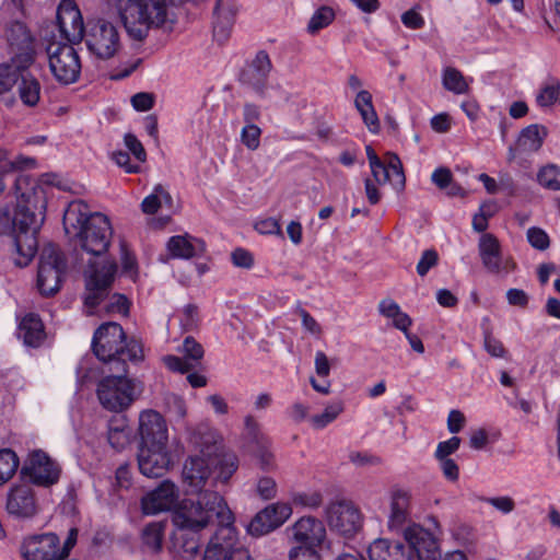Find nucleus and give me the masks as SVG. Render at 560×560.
<instances>
[{
    "mask_svg": "<svg viewBox=\"0 0 560 560\" xmlns=\"http://www.w3.org/2000/svg\"><path fill=\"white\" fill-rule=\"evenodd\" d=\"M234 520L224 498L215 491H207L198 500H183L173 513V523L178 529L198 533L209 525H217L203 560H229L237 537Z\"/></svg>",
    "mask_w": 560,
    "mask_h": 560,
    "instance_id": "obj_1",
    "label": "nucleus"
},
{
    "mask_svg": "<svg viewBox=\"0 0 560 560\" xmlns=\"http://www.w3.org/2000/svg\"><path fill=\"white\" fill-rule=\"evenodd\" d=\"M62 222L66 234L85 253L102 256L107 252L113 235L110 222L100 212H90L83 200H73L68 205Z\"/></svg>",
    "mask_w": 560,
    "mask_h": 560,
    "instance_id": "obj_2",
    "label": "nucleus"
},
{
    "mask_svg": "<svg viewBox=\"0 0 560 560\" xmlns=\"http://www.w3.org/2000/svg\"><path fill=\"white\" fill-rule=\"evenodd\" d=\"M94 354L109 364L110 372L128 373L127 362H138L143 359L141 345L128 340L120 324L108 322L102 324L92 339Z\"/></svg>",
    "mask_w": 560,
    "mask_h": 560,
    "instance_id": "obj_3",
    "label": "nucleus"
},
{
    "mask_svg": "<svg viewBox=\"0 0 560 560\" xmlns=\"http://www.w3.org/2000/svg\"><path fill=\"white\" fill-rule=\"evenodd\" d=\"M237 467L238 459L234 454H225L214 459L190 456L184 464L182 475L190 491L198 493V500L202 493L214 491L219 485H226Z\"/></svg>",
    "mask_w": 560,
    "mask_h": 560,
    "instance_id": "obj_4",
    "label": "nucleus"
},
{
    "mask_svg": "<svg viewBox=\"0 0 560 560\" xmlns=\"http://www.w3.org/2000/svg\"><path fill=\"white\" fill-rule=\"evenodd\" d=\"M44 209L43 200L23 199V202L18 201L16 203L12 217V226L14 247L19 255L14 261L19 267L27 266L37 252L38 242L36 235L44 221Z\"/></svg>",
    "mask_w": 560,
    "mask_h": 560,
    "instance_id": "obj_5",
    "label": "nucleus"
},
{
    "mask_svg": "<svg viewBox=\"0 0 560 560\" xmlns=\"http://www.w3.org/2000/svg\"><path fill=\"white\" fill-rule=\"evenodd\" d=\"M428 528L412 523L404 529L406 546L411 550V560H441L442 552L439 536L442 535V526L434 515L427 517Z\"/></svg>",
    "mask_w": 560,
    "mask_h": 560,
    "instance_id": "obj_6",
    "label": "nucleus"
},
{
    "mask_svg": "<svg viewBox=\"0 0 560 560\" xmlns=\"http://www.w3.org/2000/svg\"><path fill=\"white\" fill-rule=\"evenodd\" d=\"M49 70L57 82L69 85L78 81L81 73V61L72 45L57 40L52 34L45 45Z\"/></svg>",
    "mask_w": 560,
    "mask_h": 560,
    "instance_id": "obj_7",
    "label": "nucleus"
},
{
    "mask_svg": "<svg viewBox=\"0 0 560 560\" xmlns=\"http://www.w3.org/2000/svg\"><path fill=\"white\" fill-rule=\"evenodd\" d=\"M67 271V259L61 249L52 244H46L39 256L37 287L45 296L56 294Z\"/></svg>",
    "mask_w": 560,
    "mask_h": 560,
    "instance_id": "obj_8",
    "label": "nucleus"
},
{
    "mask_svg": "<svg viewBox=\"0 0 560 560\" xmlns=\"http://www.w3.org/2000/svg\"><path fill=\"white\" fill-rule=\"evenodd\" d=\"M84 42L91 55L101 60L115 57L121 47L118 27L104 19L88 23Z\"/></svg>",
    "mask_w": 560,
    "mask_h": 560,
    "instance_id": "obj_9",
    "label": "nucleus"
},
{
    "mask_svg": "<svg viewBox=\"0 0 560 560\" xmlns=\"http://www.w3.org/2000/svg\"><path fill=\"white\" fill-rule=\"evenodd\" d=\"M103 377L97 385V398L101 405L114 412L125 410L135 399V384L127 373H117Z\"/></svg>",
    "mask_w": 560,
    "mask_h": 560,
    "instance_id": "obj_10",
    "label": "nucleus"
},
{
    "mask_svg": "<svg viewBox=\"0 0 560 560\" xmlns=\"http://www.w3.org/2000/svg\"><path fill=\"white\" fill-rule=\"evenodd\" d=\"M117 272V265L114 260H106L100 265L91 264L85 272L84 306L89 314L108 298L112 283Z\"/></svg>",
    "mask_w": 560,
    "mask_h": 560,
    "instance_id": "obj_11",
    "label": "nucleus"
},
{
    "mask_svg": "<svg viewBox=\"0 0 560 560\" xmlns=\"http://www.w3.org/2000/svg\"><path fill=\"white\" fill-rule=\"evenodd\" d=\"M21 476L37 487L49 488L59 481L61 467L46 452L35 450L25 459Z\"/></svg>",
    "mask_w": 560,
    "mask_h": 560,
    "instance_id": "obj_12",
    "label": "nucleus"
},
{
    "mask_svg": "<svg viewBox=\"0 0 560 560\" xmlns=\"http://www.w3.org/2000/svg\"><path fill=\"white\" fill-rule=\"evenodd\" d=\"M325 515L330 529L345 537H352L362 528L363 516L350 500L330 501L325 509Z\"/></svg>",
    "mask_w": 560,
    "mask_h": 560,
    "instance_id": "obj_13",
    "label": "nucleus"
},
{
    "mask_svg": "<svg viewBox=\"0 0 560 560\" xmlns=\"http://www.w3.org/2000/svg\"><path fill=\"white\" fill-rule=\"evenodd\" d=\"M5 37L13 54L12 61L22 69H28L38 54V45L31 31L23 22L13 21L7 26Z\"/></svg>",
    "mask_w": 560,
    "mask_h": 560,
    "instance_id": "obj_14",
    "label": "nucleus"
},
{
    "mask_svg": "<svg viewBox=\"0 0 560 560\" xmlns=\"http://www.w3.org/2000/svg\"><path fill=\"white\" fill-rule=\"evenodd\" d=\"M478 253L483 268L489 273L506 276L516 267L512 257L503 256L498 237L491 233H483L480 236Z\"/></svg>",
    "mask_w": 560,
    "mask_h": 560,
    "instance_id": "obj_15",
    "label": "nucleus"
},
{
    "mask_svg": "<svg viewBox=\"0 0 560 560\" xmlns=\"http://www.w3.org/2000/svg\"><path fill=\"white\" fill-rule=\"evenodd\" d=\"M56 19L59 37L62 43L73 45L84 39L86 27L74 1H61L57 9Z\"/></svg>",
    "mask_w": 560,
    "mask_h": 560,
    "instance_id": "obj_16",
    "label": "nucleus"
},
{
    "mask_svg": "<svg viewBox=\"0 0 560 560\" xmlns=\"http://www.w3.org/2000/svg\"><path fill=\"white\" fill-rule=\"evenodd\" d=\"M291 515L292 508L289 503H271L254 516L247 530L256 537L267 535L282 526Z\"/></svg>",
    "mask_w": 560,
    "mask_h": 560,
    "instance_id": "obj_17",
    "label": "nucleus"
},
{
    "mask_svg": "<svg viewBox=\"0 0 560 560\" xmlns=\"http://www.w3.org/2000/svg\"><path fill=\"white\" fill-rule=\"evenodd\" d=\"M179 498L177 486L163 480L155 489L144 494L141 499V510L145 515H155L176 506Z\"/></svg>",
    "mask_w": 560,
    "mask_h": 560,
    "instance_id": "obj_18",
    "label": "nucleus"
},
{
    "mask_svg": "<svg viewBox=\"0 0 560 560\" xmlns=\"http://www.w3.org/2000/svg\"><path fill=\"white\" fill-rule=\"evenodd\" d=\"M171 465L167 445H139L138 467L143 476L149 478L162 477Z\"/></svg>",
    "mask_w": 560,
    "mask_h": 560,
    "instance_id": "obj_19",
    "label": "nucleus"
},
{
    "mask_svg": "<svg viewBox=\"0 0 560 560\" xmlns=\"http://www.w3.org/2000/svg\"><path fill=\"white\" fill-rule=\"evenodd\" d=\"M59 537L54 533L32 536L25 539L20 552L24 560H60Z\"/></svg>",
    "mask_w": 560,
    "mask_h": 560,
    "instance_id": "obj_20",
    "label": "nucleus"
},
{
    "mask_svg": "<svg viewBox=\"0 0 560 560\" xmlns=\"http://www.w3.org/2000/svg\"><path fill=\"white\" fill-rule=\"evenodd\" d=\"M289 538L299 546L318 548L326 538V528L322 521L313 516H302L287 528Z\"/></svg>",
    "mask_w": 560,
    "mask_h": 560,
    "instance_id": "obj_21",
    "label": "nucleus"
},
{
    "mask_svg": "<svg viewBox=\"0 0 560 560\" xmlns=\"http://www.w3.org/2000/svg\"><path fill=\"white\" fill-rule=\"evenodd\" d=\"M7 511L16 518H32L37 514L38 506L35 492L28 485L13 486L7 495Z\"/></svg>",
    "mask_w": 560,
    "mask_h": 560,
    "instance_id": "obj_22",
    "label": "nucleus"
},
{
    "mask_svg": "<svg viewBox=\"0 0 560 560\" xmlns=\"http://www.w3.org/2000/svg\"><path fill=\"white\" fill-rule=\"evenodd\" d=\"M271 69L269 55L265 50H259L247 68L242 71L240 81L262 96Z\"/></svg>",
    "mask_w": 560,
    "mask_h": 560,
    "instance_id": "obj_23",
    "label": "nucleus"
},
{
    "mask_svg": "<svg viewBox=\"0 0 560 560\" xmlns=\"http://www.w3.org/2000/svg\"><path fill=\"white\" fill-rule=\"evenodd\" d=\"M140 445H167V427L164 418L154 410H145L139 417Z\"/></svg>",
    "mask_w": 560,
    "mask_h": 560,
    "instance_id": "obj_24",
    "label": "nucleus"
},
{
    "mask_svg": "<svg viewBox=\"0 0 560 560\" xmlns=\"http://www.w3.org/2000/svg\"><path fill=\"white\" fill-rule=\"evenodd\" d=\"M411 505V493L405 489H395L390 493L387 525L390 530L402 532L406 528Z\"/></svg>",
    "mask_w": 560,
    "mask_h": 560,
    "instance_id": "obj_25",
    "label": "nucleus"
},
{
    "mask_svg": "<svg viewBox=\"0 0 560 560\" xmlns=\"http://www.w3.org/2000/svg\"><path fill=\"white\" fill-rule=\"evenodd\" d=\"M183 352L185 358L172 354L163 358V362L168 370L182 374L188 373L195 368V363H198L202 359L205 353L202 346L191 336L184 339Z\"/></svg>",
    "mask_w": 560,
    "mask_h": 560,
    "instance_id": "obj_26",
    "label": "nucleus"
},
{
    "mask_svg": "<svg viewBox=\"0 0 560 560\" xmlns=\"http://www.w3.org/2000/svg\"><path fill=\"white\" fill-rule=\"evenodd\" d=\"M370 167L374 180L378 185L389 183L397 191L404 189L406 177L400 159L396 154H390L386 164L381 161L376 164L370 165Z\"/></svg>",
    "mask_w": 560,
    "mask_h": 560,
    "instance_id": "obj_27",
    "label": "nucleus"
},
{
    "mask_svg": "<svg viewBox=\"0 0 560 560\" xmlns=\"http://www.w3.org/2000/svg\"><path fill=\"white\" fill-rule=\"evenodd\" d=\"M368 555L370 560H411V550L405 542L386 538L375 539Z\"/></svg>",
    "mask_w": 560,
    "mask_h": 560,
    "instance_id": "obj_28",
    "label": "nucleus"
},
{
    "mask_svg": "<svg viewBox=\"0 0 560 560\" xmlns=\"http://www.w3.org/2000/svg\"><path fill=\"white\" fill-rule=\"evenodd\" d=\"M166 247L172 258L180 259L200 257L206 250V244L202 240L188 234L170 237Z\"/></svg>",
    "mask_w": 560,
    "mask_h": 560,
    "instance_id": "obj_29",
    "label": "nucleus"
},
{
    "mask_svg": "<svg viewBox=\"0 0 560 560\" xmlns=\"http://www.w3.org/2000/svg\"><path fill=\"white\" fill-rule=\"evenodd\" d=\"M236 10L233 4L217 0L213 10V36L220 44L224 43L232 31L235 21Z\"/></svg>",
    "mask_w": 560,
    "mask_h": 560,
    "instance_id": "obj_30",
    "label": "nucleus"
},
{
    "mask_svg": "<svg viewBox=\"0 0 560 560\" xmlns=\"http://www.w3.org/2000/svg\"><path fill=\"white\" fill-rule=\"evenodd\" d=\"M18 338L27 347L38 348L46 338L45 327L38 315L26 314L18 327Z\"/></svg>",
    "mask_w": 560,
    "mask_h": 560,
    "instance_id": "obj_31",
    "label": "nucleus"
},
{
    "mask_svg": "<svg viewBox=\"0 0 560 560\" xmlns=\"http://www.w3.org/2000/svg\"><path fill=\"white\" fill-rule=\"evenodd\" d=\"M548 129L539 124H532L523 128L517 137V150L520 153L530 154L540 150Z\"/></svg>",
    "mask_w": 560,
    "mask_h": 560,
    "instance_id": "obj_32",
    "label": "nucleus"
},
{
    "mask_svg": "<svg viewBox=\"0 0 560 560\" xmlns=\"http://www.w3.org/2000/svg\"><path fill=\"white\" fill-rule=\"evenodd\" d=\"M131 433L126 417L117 416L108 421L107 440L116 451L124 450L130 443Z\"/></svg>",
    "mask_w": 560,
    "mask_h": 560,
    "instance_id": "obj_33",
    "label": "nucleus"
},
{
    "mask_svg": "<svg viewBox=\"0 0 560 560\" xmlns=\"http://www.w3.org/2000/svg\"><path fill=\"white\" fill-rule=\"evenodd\" d=\"M16 88L19 97L23 105L27 107H35L38 104L40 100L42 84L31 72L25 70L22 73Z\"/></svg>",
    "mask_w": 560,
    "mask_h": 560,
    "instance_id": "obj_34",
    "label": "nucleus"
},
{
    "mask_svg": "<svg viewBox=\"0 0 560 560\" xmlns=\"http://www.w3.org/2000/svg\"><path fill=\"white\" fill-rule=\"evenodd\" d=\"M165 525L162 522H151L141 532L142 549L156 553L162 549Z\"/></svg>",
    "mask_w": 560,
    "mask_h": 560,
    "instance_id": "obj_35",
    "label": "nucleus"
},
{
    "mask_svg": "<svg viewBox=\"0 0 560 560\" xmlns=\"http://www.w3.org/2000/svg\"><path fill=\"white\" fill-rule=\"evenodd\" d=\"M14 191L18 201L23 199L42 200L37 191V184L28 175L19 174L14 178Z\"/></svg>",
    "mask_w": 560,
    "mask_h": 560,
    "instance_id": "obj_36",
    "label": "nucleus"
},
{
    "mask_svg": "<svg viewBox=\"0 0 560 560\" xmlns=\"http://www.w3.org/2000/svg\"><path fill=\"white\" fill-rule=\"evenodd\" d=\"M481 329L485 350L493 358H504L506 350L502 342L493 337L489 317H483L481 319Z\"/></svg>",
    "mask_w": 560,
    "mask_h": 560,
    "instance_id": "obj_37",
    "label": "nucleus"
},
{
    "mask_svg": "<svg viewBox=\"0 0 560 560\" xmlns=\"http://www.w3.org/2000/svg\"><path fill=\"white\" fill-rule=\"evenodd\" d=\"M442 83L445 90L455 94H464L468 91V84L459 70L453 67H446L443 70Z\"/></svg>",
    "mask_w": 560,
    "mask_h": 560,
    "instance_id": "obj_38",
    "label": "nucleus"
},
{
    "mask_svg": "<svg viewBox=\"0 0 560 560\" xmlns=\"http://www.w3.org/2000/svg\"><path fill=\"white\" fill-rule=\"evenodd\" d=\"M537 182L545 189L551 191L560 190V166L547 164L537 172Z\"/></svg>",
    "mask_w": 560,
    "mask_h": 560,
    "instance_id": "obj_39",
    "label": "nucleus"
},
{
    "mask_svg": "<svg viewBox=\"0 0 560 560\" xmlns=\"http://www.w3.org/2000/svg\"><path fill=\"white\" fill-rule=\"evenodd\" d=\"M26 69H22L18 63H2L0 65V94H3L18 84L22 73Z\"/></svg>",
    "mask_w": 560,
    "mask_h": 560,
    "instance_id": "obj_40",
    "label": "nucleus"
},
{
    "mask_svg": "<svg viewBox=\"0 0 560 560\" xmlns=\"http://www.w3.org/2000/svg\"><path fill=\"white\" fill-rule=\"evenodd\" d=\"M19 464V457L12 450H0V486L4 485L13 477Z\"/></svg>",
    "mask_w": 560,
    "mask_h": 560,
    "instance_id": "obj_41",
    "label": "nucleus"
},
{
    "mask_svg": "<svg viewBox=\"0 0 560 560\" xmlns=\"http://www.w3.org/2000/svg\"><path fill=\"white\" fill-rule=\"evenodd\" d=\"M162 202L170 205L172 197L161 185H158L154 187L153 192L142 200L141 209L147 214H154L160 209Z\"/></svg>",
    "mask_w": 560,
    "mask_h": 560,
    "instance_id": "obj_42",
    "label": "nucleus"
},
{
    "mask_svg": "<svg viewBox=\"0 0 560 560\" xmlns=\"http://www.w3.org/2000/svg\"><path fill=\"white\" fill-rule=\"evenodd\" d=\"M166 413L172 421L183 422L187 415V406L183 397L176 394H166L164 396Z\"/></svg>",
    "mask_w": 560,
    "mask_h": 560,
    "instance_id": "obj_43",
    "label": "nucleus"
},
{
    "mask_svg": "<svg viewBox=\"0 0 560 560\" xmlns=\"http://www.w3.org/2000/svg\"><path fill=\"white\" fill-rule=\"evenodd\" d=\"M343 405L341 401H335L324 409L322 413L312 417L311 422L315 429H324L342 412Z\"/></svg>",
    "mask_w": 560,
    "mask_h": 560,
    "instance_id": "obj_44",
    "label": "nucleus"
},
{
    "mask_svg": "<svg viewBox=\"0 0 560 560\" xmlns=\"http://www.w3.org/2000/svg\"><path fill=\"white\" fill-rule=\"evenodd\" d=\"M291 500L296 506L314 510L323 504V494L317 490L299 491L292 493Z\"/></svg>",
    "mask_w": 560,
    "mask_h": 560,
    "instance_id": "obj_45",
    "label": "nucleus"
},
{
    "mask_svg": "<svg viewBox=\"0 0 560 560\" xmlns=\"http://www.w3.org/2000/svg\"><path fill=\"white\" fill-rule=\"evenodd\" d=\"M335 18V13L331 8L329 7H320L315 11L313 16L311 18L307 30L310 33L315 34L319 30L328 26Z\"/></svg>",
    "mask_w": 560,
    "mask_h": 560,
    "instance_id": "obj_46",
    "label": "nucleus"
},
{
    "mask_svg": "<svg viewBox=\"0 0 560 560\" xmlns=\"http://www.w3.org/2000/svg\"><path fill=\"white\" fill-rule=\"evenodd\" d=\"M270 442L262 443L253 447L254 455L257 459L258 466L265 471H271L276 468L273 454L269 451Z\"/></svg>",
    "mask_w": 560,
    "mask_h": 560,
    "instance_id": "obj_47",
    "label": "nucleus"
},
{
    "mask_svg": "<svg viewBox=\"0 0 560 560\" xmlns=\"http://www.w3.org/2000/svg\"><path fill=\"white\" fill-rule=\"evenodd\" d=\"M245 435L253 447L262 445L269 440L260 432L259 424L253 416H246L244 420Z\"/></svg>",
    "mask_w": 560,
    "mask_h": 560,
    "instance_id": "obj_48",
    "label": "nucleus"
},
{
    "mask_svg": "<svg viewBox=\"0 0 560 560\" xmlns=\"http://www.w3.org/2000/svg\"><path fill=\"white\" fill-rule=\"evenodd\" d=\"M108 302L105 304L104 310L107 314L128 315L129 301L124 294L114 293L108 295Z\"/></svg>",
    "mask_w": 560,
    "mask_h": 560,
    "instance_id": "obj_49",
    "label": "nucleus"
},
{
    "mask_svg": "<svg viewBox=\"0 0 560 560\" xmlns=\"http://www.w3.org/2000/svg\"><path fill=\"white\" fill-rule=\"evenodd\" d=\"M528 243L538 250H546L550 246V238L545 230L529 228L526 233Z\"/></svg>",
    "mask_w": 560,
    "mask_h": 560,
    "instance_id": "obj_50",
    "label": "nucleus"
},
{
    "mask_svg": "<svg viewBox=\"0 0 560 560\" xmlns=\"http://www.w3.org/2000/svg\"><path fill=\"white\" fill-rule=\"evenodd\" d=\"M560 93V83L555 81L553 83L546 85L541 89L540 93L537 95V104L541 107H547L552 105Z\"/></svg>",
    "mask_w": 560,
    "mask_h": 560,
    "instance_id": "obj_51",
    "label": "nucleus"
},
{
    "mask_svg": "<svg viewBox=\"0 0 560 560\" xmlns=\"http://www.w3.org/2000/svg\"><path fill=\"white\" fill-rule=\"evenodd\" d=\"M256 492L262 500H271L277 497V482L271 477H260L256 485Z\"/></svg>",
    "mask_w": 560,
    "mask_h": 560,
    "instance_id": "obj_52",
    "label": "nucleus"
},
{
    "mask_svg": "<svg viewBox=\"0 0 560 560\" xmlns=\"http://www.w3.org/2000/svg\"><path fill=\"white\" fill-rule=\"evenodd\" d=\"M261 130L254 124H247L243 127L241 138L242 142L249 149L256 150L259 147Z\"/></svg>",
    "mask_w": 560,
    "mask_h": 560,
    "instance_id": "obj_53",
    "label": "nucleus"
},
{
    "mask_svg": "<svg viewBox=\"0 0 560 560\" xmlns=\"http://www.w3.org/2000/svg\"><path fill=\"white\" fill-rule=\"evenodd\" d=\"M439 262V255H438V252L435 249H425L418 264H417V273L420 276V277H424L431 268H433L434 266H436Z\"/></svg>",
    "mask_w": 560,
    "mask_h": 560,
    "instance_id": "obj_54",
    "label": "nucleus"
},
{
    "mask_svg": "<svg viewBox=\"0 0 560 560\" xmlns=\"http://www.w3.org/2000/svg\"><path fill=\"white\" fill-rule=\"evenodd\" d=\"M290 560H320V556L315 547L295 546L289 552Z\"/></svg>",
    "mask_w": 560,
    "mask_h": 560,
    "instance_id": "obj_55",
    "label": "nucleus"
},
{
    "mask_svg": "<svg viewBox=\"0 0 560 560\" xmlns=\"http://www.w3.org/2000/svg\"><path fill=\"white\" fill-rule=\"evenodd\" d=\"M124 143L138 162H144L147 160L145 150L133 133H126L124 137Z\"/></svg>",
    "mask_w": 560,
    "mask_h": 560,
    "instance_id": "obj_56",
    "label": "nucleus"
},
{
    "mask_svg": "<svg viewBox=\"0 0 560 560\" xmlns=\"http://www.w3.org/2000/svg\"><path fill=\"white\" fill-rule=\"evenodd\" d=\"M460 441V438L452 436L447 441L440 442L434 453L435 458L450 457V455H452L459 448Z\"/></svg>",
    "mask_w": 560,
    "mask_h": 560,
    "instance_id": "obj_57",
    "label": "nucleus"
},
{
    "mask_svg": "<svg viewBox=\"0 0 560 560\" xmlns=\"http://www.w3.org/2000/svg\"><path fill=\"white\" fill-rule=\"evenodd\" d=\"M368 129L375 133L380 130V120L374 106L357 108Z\"/></svg>",
    "mask_w": 560,
    "mask_h": 560,
    "instance_id": "obj_58",
    "label": "nucleus"
},
{
    "mask_svg": "<svg viewBox=\"0 0 560 560\" xmlns=\"http://www.w3.org/2000/svg\"><path fill=\"white\" fill-rule=\"evenodd\" d=\"M112 160L119 166L125 170L128 174H136L140 172V166L138 164L130 163V156L128 152L125 151H115L112 154Z\"/></svg>",
    "mask_w": 560,
    "mask_h": 560,
    "instance_id": "obj_59",
    "label": "nucleus"
},
{
    "mask_svg": "<svg viewBox=\"0 0 560 560\" xmlns=\"http://www.w3.org/2000/svg\"><path fill=\"white\" fill-rule=\"evenodd\" d=\"M440 463V468L443 472V476L452 482H455L459 478V467L456 462L450 457L447 458H436Z\"/></svg>",
    "mask_w": 560,
    "mask_h": 560,
    "instance_id": "obj_60",
    "label": "nucleus"
},
{
    "mask_svg": "<svg viewBox=\"0 0 560 560\" xmlns=\"http://www.w3.org/2000/svg\"><path fill=\"white\" fill-rule=\"evenodd\" d=\"M131 104L138 112L150 110L154 105V96L151 93L139 92L131 97Z\"/></svg>",
    "mask_w": 560,
    "mask_h": 560,
    "instance_id": "obj_61",
    "label": "nucleus"
},
{
    "mask_svg": "<svg viewBox=\"0 0 560 560\" xmlns=\"http://www.w3.org/2000/svg\"><path fill=\"white\" fill-rule=\"evenodd\" d=\"M485 502L497 509L498 511L509 514L515 509V502L510 497L486 498Z\"/></svg>",
    "mask_w": 560,
    "mask_h": 560,
    "instance_id": "obj_62",
    "label": "nucleus"
},
{
    "mask_svg": "<svg viewBox=\"0 0 560 560\" xmlns=\"http://www.w3.org/2000/svg\"><path fill=\"white\" fill-rule=\"evenodd\" d=\"M231 258L236 267L249 269L254 265L253 255L244 248L234 249L231 254Z\"/></svg>",
    "mask_w": 560,
    "mask_h": 560,
    "instance_id": "obj_63",
    "label": "nucleus"
},
{
    "mask_svg": "<svg viewBox=\"0 0 560 560\" xmlns=\"http://www.w3.org/2000/svg\"><path fill=\"white\" fill-rule=\"evenodd\" d=\"M431 179L440 189H446L452 183L453 175L447 167H439L432 173Z\"/></svg>",
    "mask_w": 560,
    "mask_h": 560,
    "instance_id": "obj_64",
    "label": "nucleus"
}]
</instances>
